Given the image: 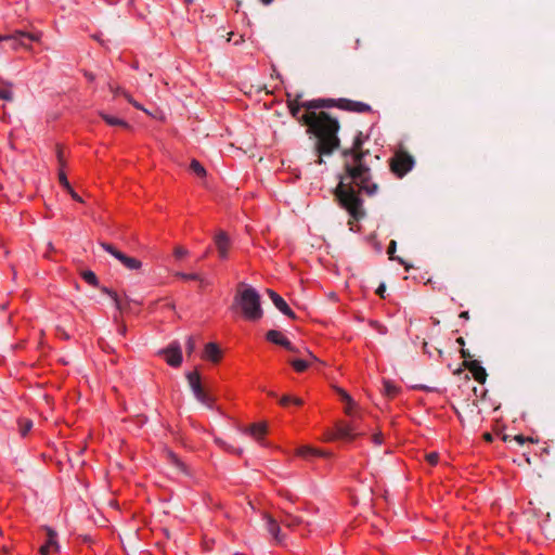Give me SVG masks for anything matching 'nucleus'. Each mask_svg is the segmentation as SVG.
I'll return each mask as SVG.
<instances>
[{
    "instance_id": "nucleus-1",
    "label": "nucleus",
    "mask_w": 555,
    "mask_h": 555,
    "mask_svg": "<svg viewBox=\"0 0 555 555\" xmlns=\"http://www.w3.org/2000/svg\"><path fill=\"white\" fill-rule=\"evenodd\" d=\"M367 140V135L358 131L352 145L341 151L345 172L339 177V182L335 189V196L339 206L356 221L365 216L363 201L359 193L373 196L378 191L377 183L372 180L371 167L367 162L371 153L363 149Z\"/></svg>"
},
{
    "instance_id": "nucleus-2",
    "label": "nucleus",
    "mask_w": 555,
    "mask_h": 555,
    "mask_svg": "<svg viewBox=\"0 0 555 555\" xmlns=\"http://www.w3.org/2000/svg\"><path fill=\"white\" fill-rule=\"evenodd\" d=\"M333 102V100L328 99H315L305 102L294 100L288 102L292 116L306 125L308 132L317 138L318 164L323 163L322 156L331 155L340 144L337 135L339 130L338 120L325 112H317L324 107H331Z\"/></svg>"
},
{
    "instance_id": "nucleus-3",
    "label": "nucleus",
    "mask_w": 555,
    "mask_h": 555,
    "mask_svg": "<svg viewBox=\"0 0 555 555\" xmlns=\"http://www.w3.org/2000/svg\"><path fill=\"white\" fill-rule=\"evenodd\" d=\"M237 289L232 309L240 308L242 315L245 320L250 322L259 321L263 317V310L261 308V298L259 293L250 285L241 282Z\"/></svg>"
},
{
    "instance_id": "nucleus-4",
    "label": "nucleus",
    "mask_w": 555,
    "mask_h": 555,
    "mask_svg": "<svg viewBox=\"0 0 555 555\" xmlns=\"http://www.w3.org/2000/svg\"><path fill=\"white\" fill-rule=\"evenodd\" d=\"M40 33H27L24 30H15L10 35H0V43L8 42L12 50H28L33 42L40 40Z\"/></svg>"
},
{
    "instance_id": "nucleus-5",
    "label": "nucleus",
    "mask_w": 555,
    "mask_h": 555,
    "mask_svg": "<svg viewBox=\"0 0 555 555\" xmlns=\"http://www.w3.org/2000/svg\"><path fill=\"white\" fill-rule=\"evenodd\" d=\"M186 379L189 382V385L191 387V390L194 395V397L205 406H207L210 410L215 409V399L209 396L201 382V375L197 371H191L186 373Z\"/></svg>"
},
{
    "instance_id": "nucleus-6",
    "label": "nucleus",
    "mask_w": 555,
    "mask_h": 555,
    "mask_svg": "<svg viewBox=\"0 0 555 555\" xmlns=\"http://www.w3.org/2000/svg\"><path fill=\"white\" fill-rule=\"evenodd\" d=\"M361 433L358 429L356 422H344L339 421L336 423L335 428L328 433L327 439L343 440L346 442H352Z\"/></svg>"
},
{
    "instance_id": "nucleus-7",
    "label": "nucleus",
    "mask_w": 555,
    "mask_h": 555,
    "mask_svg": "<svg viewBox=\"0 0 555 555\" xmlns=\"http://www.w3.org/2000/svg\"><path fill=\"white\" fill-rule=\"evenodd\" d=\"M415 165L413 156L406 152H398L390 159V169L398 177H404Z\"/></svg>"
},
{
    "instance_id": "nucleus-8",
    "label": "nucleus",
    "mask_w": 555,
    "mask_h": 555,
    "mask_svg": "<svg viewBox=\"0 0 555 555\" xmlns=\"http://www.w3.org/2000/svg\"><path fill=\"white\" fill-rule=\"evenodd\" d=\"M159 354L164 356L166 363L171 367H179L183 360L182 349L178 341L170 343L159 351Z\"/></svg>"
},
{
    "instance_id": "nucleus-9",
    "label": "nucleus",
    "mask_w": 555,
    "mask_h": 555,
    "mask_svg": "<svg viewBox=\"0 0 555 555\" xmlns=\"http://www.w3.org/2000/svg\"><path fill=\"white\" fill-rule=\"evenodd\" d=\"M104 250L109 253L112 256H114L116 259H118L127 269L129 270H139L142 267V262L134 258L127 256L122 251H120L116 245H101Z\"/></svg>"
},
{
    "instance_id": "nucleus-10",
    "label": "nucleus",
    "mask_w": 555,
    "mask_h": 555,
    "mask_svg": "<svg viewBox=\"0 0 555 555\" xmlns=\"http://www.w3.org/2000/svg\"><path fill=\"white\" fill-rule=\"evenodd\" d=\"M266 293L268 294L269 298L275 306V308L283 313L284 315L295 320L296 313L291 309L288 304L283 299L281 295H279L275 291L271 288H267Z\"/></svg>"
},
{
    "instance_id": "nucleus-11",
    "label": "nucleus",
    "mask_w": 555,
    "mask_h": 555,
    "mask_svg": "<svg viewBox=\"0 0 555 555\" xmlns=\"http://www.w3.org/2000/svg\"><path fill=\"white\" fill-rule=\"evenodd\" d=\"M266 339L274 345H279L291 352H298V349L278 330H270L266 334Z\"/></svg>"
},
{
    "instance_id": "nucleus-12",
    "label": "nucleus",
    "mask_w": 555,
    "mask_h": 555,
    "mask_svg": "<svg viewBox=\"0 0 555 555\" xmlns=\"http://www.w3.org/2000/svg\"><path fill=\"white\" fill-rule=\"evenodd\" d=\"M44 530L47 532V541L43 545L40 546L39 553L41 555H50L51 548H53L54 552L60 553L57 532L49 526H44Z\"/></svg>"
},
{
    "instance_id": "nucleus-13",
    "label": "nucleus",
    "mask_w": 555,
    "mask_h": 555,
    "mask_svg": "<svg viewBox=\"0 0 555 555\" xmlns=\"http://www.w3.org/2000/svg\"><path fill=\"white\" fill-rule=\"evenodd\" d=\"M463 365L472 373L474 379L477 383H486L488 374L486 372V369L481 365V363L478 360H466L465 362H463Z\"/></svg>"
},
{
    "instance_id": "nucleus-14",
    "label": "nucleus",
    "mask_w": 555,
    "mask_h": 555,
    "mask_svg": "<svg viewBox=\"0 0 555 555\" xmlns=\"http://www.w3.org/2000/svg\"><path fill=\"white\" fill-rule=\"evenodd\" d=\"M337 106L339 108L356 112V113H367L371 111V106L364 102L352 101L347 99H339L337 101Z\"/></svg>"
},
{
    "instance_id": "nucleus-15",
    "label": "nucleus",
    "mask_w": 555,
    "mask_h": 555,
    "mask_svg": "<svg viewBox=\"0 0 555 555\" xmlns=\"http://www.w3.org/2000/svg\"><path fill=\"white\" fill-rule=\"evenodd\" d=\"M244 434L251 436L257 441L263 440L267 434L266 423H254L243 430Z\"/></svg>"
},
{
    "instance_id": "nucleus-16",
    "label": "nucleus",
    "mask_w": 555,
    "mask_h": 555,
    "mask_svg": "<svg viewBox=\"0 0 555 555\" xmlns=\"http://www.w3.org/2000/svg\"><path fill=\"white\" fill-rule=\"evenodd\" d=\"M267 531L272 535L276 543L281 544L284 542V537L281 535V527L279 522L271 516L266 517Z\"/></svg>"
},
{
    "instance_id": "nucleus-17",
    "label": "nucleus",
    "mask_w": 555,
    "mask_h": 555,
    "mask_svg": "<svg viewBox=\"0 0 555 555\" xmlns=\"http://www.w3.org/2000/svg\"><path fill=\"white\" fill-rule=\"evenodd\" d=\"M203 358L211 361L212 363H218L221 359V349L216 343H208L205 345Z\"/></svg>"
},
{
    "instance_id": "nucleus-18",
    "label": "nucleus",
    "mask_w": 555,
    "mask_h": 555,
    "mask_svg": "<svg viewBox=\"0 0 555 555\" xmlns=\"http://www.w3.org/2000/svg\"><path fill=\"white\" fill-rule=\"evenodd\" d=\"M100 116L109 126H113V127L120 126V127H125V128L129 127V124L119 117L106 114L104 112H100Z\"/></svg>"
},
{
    "instance_id": "nucleus-19",
    "label": "nucleus",
    "mask_w": 555,
    "mask_h": 555,
    "mask_svg": "<svg viewBox=\"0 0 555 555\" xmlns=\"http://www.w3.org/2000/svg\"><path fill=\"white\" fill-rule=\"evenodd\" d=\"M396 247L397 245H389L388 249H387V254L389 256V259L390 260H395L397 262H399L401 266L404 267V270L406 272H409L412 268H413V264L408 262L406 260H404L402 257L400 256H396L395 253H396Z\"/></svg>"
},
{
    "instance_id": "nucleus-20",
    "label": "nucleus",
    "mask_w": 555,
    "mask_h": 555,
    "mask_svg": "<svg viewBox=\"0 0 555 555\" xmlns=\"http://www.w3.org/2000/svg\"><path fill=\"white\" fill-rule=\"evenodd\" d=\"M33 421L29 420V418H25V417H20L17 420V428H18V433L21 435V437H26L28 435V433L33 428Z\"/></svg>"
},
{
    "instance_id": "nucleus-21",
    "label": "nucleus",
    "mask_w": 555,
    "mask_h": 555,
    "mask_svg": "<svg viewBox=\"0 0 555 555\" xmlns=\"http://www.w3.org/2000/svg\"><path fill=\"white\" fill-rule=\"evenodd\" d=\"M338 393L340 396V399L346 403L345 412L348 415L352 414V409L356 405V402L351 398V396L344 389L339 388Z\"/></svg>"
},
{
    "instance_id": "nucleus-22",
    "label": "nucleus",
    "mask_w": 555,
    "mask_h": 555,
    "mask_svg": "<svg viewBox=\"0 0 555 555\" xmlns=\"http://www.w3.org/2000/svg\"><path fill=\"white\" fill-rule=\"evenodd\" d=\"M279 403L283 408H288L292 404L296 405V406H301L304 404V400L301 398L294 397V396H291V395H284L279 400Z\"/></svg>"
},
{
    "instance_id": "nucleus-23",
    "label": "nucleus",
    "mask_w": 555,
    "mask_h": 555,
    "mask_svg": "<svg viewBox=\"0 0 555 555\" xmlns=\"http://www.w3.org/2000/svg\"><path fill=\"white\" fill-rule=\"evenodd\" d=\"M81 279L89 285L93 287H100L99 286V279L95 275V273L91 270H85L80 273Z\"/></svg>"
},
{
    "instance_id": "nucleus-24",
    "label": "nucleus",
    "mask_w": 555,
    "mask_h": 555,
    "mask_svg": "<svg viewBox=\"0 0 555 555\" xmlns=\"http://www.w3.org/2000/svg\"><path fill=\"white\" fill-rule=\"evenodd\" d=\"M100 291H101L103 294H106L107 296H109V297L112 298V300L114 301V305H115V307H116V309H117V310H119V311H121V310H122L121 301H120V299H119L118 294H117L115 291H113V289H111V288H108V287H106V286H101V287H100Z\"/></svg>"
},
{
    "instance_id": "nucleus-25",
    "label": "nucleus",
    "mask_w": 555,
    "mask_h": 555,
    "mask_svg": "<svg viewBox=\"0 0 555 555\" xmlns=\"http://www.w3.org/2000/svg\"><path fill=\"white\" fill-rule=\"evenodd\" d=\"M167 459L179 470L185 472V469H186L185 464L183 463V461L175 452L168 450L167 451Z\"/></svg>"
},
{
    "instance_id": "nucleus-26",
    "label": "nucleus",
    "mask_w": 555,
    "mask_h": 555,
    "mask_svg": "<svg viewBox=\"0 0 555 555\" xmlns=\"http://www.w3.org/2000/svg\"><path fill=\"white\" fill-rule=\"evenodd\" d=\"M284 524H285V526L294 529V528H297V527L301 526L302 524H305V521L299 516L287 515L286 518L284 519ZM306 525L308 527L311 526V524L308 521L306 522Z\"/></svg>"
},
{
    "instance_id": "nucleus-27",
    "label": "nucleus",
    "mask_w": 555,
    "mask_h": 555,
    "mask_svg": "<svg viewBox=\"0 0 555 555\" xmlns=\"http://www.w3.org/2000/svg\"><path fill=\"white\" fill-rule=\"evenodd\" d=\"M190 170L193 175H195L198 178H205L207 173L204 166L196 159L191 160Z\"/></svg>"
},
{
    "instance_id": "nucleus-28",
    "label": "nucleus",
    "mask_w": 555,
    "mask_h": 555,
    "mask_svg": "<svg viewBox=\"0 0 555 555\" xmlns=\"http://www.w3.org/2000/svg\"><path fill=\"white\" fill-rule=\"evenodd\" d=\"M291 365L293 366V369L296 372L302 373L309 367L310 362L308 360H304V359H295V360L291 361Z\"/></svg>"
},
{
    "instance_id": "nucleus-29",
    "label": "nucleus",
    "mask_w": 555,
    "mask_h": 555,
    "mask_svg": "<svg viewBox=\"0 0 555 555\" xmlns=\"http://www.w3.org/2000/svg\"><path fill=\"white\" fill-rule=\"evenodd\" d=\"M0 99L4 101L13 100L12 85H4L0 87Z\"/></svg>"
},
{
    "instance_id": "nucleus-30",
    "label": "nucleus",
    "mask_w": 555,
    "mask_h": 555,
    "mask_svg": "<svg viewBox=\"0 0 555 555\" xmlns=\"http://www.w3.org/2000/svg\"><path fill=\"white\" fill-rule=\"evenodd\" d=\"M399 387L392 384L390 380H384V390L387 396L396 397L399 392Z\"/></svg>"
},
{
    "instance_id": "nucleus-31",
    "label": "nucleus",
    "mask_w": 555,
    "mask_h": 555,
    "mask_svg": "<svg viewBox=\"0 0 555 555\" xmlns=\"http://www.w3.org/2000/svg\"><path fill=\"white\" fill-rule=\"evenodd\" d=\"M176 276H178L184 281H199L201 280V276L197 273L177 272Z\"/></svg>"
},
{
    "instance_id": "nucleus-32",
    "label": "nucleus",
    "mask_w": 555,
    "mask_h": 555,
    "mask_svg": "<svg viewBox=\"0 0 555 555\" xmlns=\"http://www.w3.org/2000/svg\"><path fill=\"white\" fill-rule=\"evenodd\" d=\"M513 440H515L518 444H524L525 442H531V443H535L538 442V439H534L532 437H526L524 435H516L513 437Z\"/></svg>"
},
{
    "instance_id": "nucleus-33",
    "label": "nucleus",
    "mask_w": 555,
    "mask_h": 555,
    "mask_svg": "<svg viewBox=\"0 0 555 555\" xmlns=\"http://www.w3.org/2000/svg\"><path fill=\"white\" fill-rule=\"evenodd\" d=\"M59 181L65 190L70 189L72 185L66 177L65 171L62 168L59 171Z\"/></svg>"
},
{
    "instance_id": "nucleus-34",
    "label": "nucleus",
    "mask_w": 555,
    "mask_h": 555,
    "mask_svg": "<svg viewBox=\"0 0 555 555\" xmlns=\"http://www.w3.org/2000/svg\"><path fill=\"white\" fill-rule=\"evenodd\" d=\"M196 348V345H195V339L193 336H188L186 338V341H185V350H186V353L190 356L194 352Z\"/></svg>"
},
{
    "instance_id": "nucleus-35",
    "label": "nucleus",
    "mask_w": 555,
    "mask_h": 555,
    "mask_svg": "<svg viewBox=\"0 0 555 555\" xmlns=\"http://www.w3.org/2000/svg\"><path fill=\"white\" fill-rule=\"evenodd\" d=\"M115 93L124 94L126 96V99L128 100V102L131 103L135 108L145 111L143 108V106L140 103H138L137 101H134L127 92L117 90V91H115Z\"/></svg>"
},
{
    "instance_id": "nucleus-36",
    "label": "nucleus",
    "mask_w": 555,
    "mask_h": 555,
    "mask_svg": "<svg viewBox=\"0 0 555 555\" xmlns=\"http://www.w3.org/2000/svg\"><path fill=\"white\" fill-rule=\"evenodd\" d=\"M426 461L431 465L436 466L439 462V453L438 452H430L426 454Z\"/></svg>"
},
{
    "instance_id": "nucleus-37",
    "label": "nucleus",
    "mask_w": 555,
    "mask_h": 555,
    "mask_svg": "<svg viewBox=\"0 0 555 555\" xmlns=\"http://www.w3.org/2000/svg\"><path fill=\"white\" fill-rule=\"evenodd\" d=\"M300 454L304 455V456H308V455H319L321 456L322 454L309 447H305L302 449H300Z\"/></svg>"
},
{
    "instance_id": "nucleus-38",
    "label": "nucleus",
    "mask_w": 555,
    "mask_h": 555,
    "mask_svg": "<svg viewBox=\"0 0 555 555\" xmlns=\"http://www.w3.org/2000/svg\"><path fill=\"white\" fill-rule=\"evenodd\" d=\"M219 246V249H218V253H219V257L221 259H225L228 257V253H229V247L231 245H218Z\"/></svg>"
},
{
    "instance_id": "nucleus-39",
    "label": "nucleus",
    "mask_w": 555,
    "mask_h": 555,
    "mask_svg": "<svg viewBox=\"0 0 555 555\" xmlns=\"http://www.w3.org/2000/svg\"><path fill=\"white\" fill-rule=\"evenodd\" d=\"M188 254V250L181 246L175 249V256L177 259H182Z\"/></svg>"
},
{
    "instance_id": "nucleus-40",
    "label": "nucleus",
    "mask_w": 555,
    "mask_h": 555,
    "mask_svg": "<svg viewBox=\"0 0 555 555\" xmlns=\"http://www.w3.org/2000/svg\"><path fill=\"white\" fill-rule=\"evenodd\" d=\"M376 295H378L380 298H385V293H386V285L385 283H380L376 291H375Z\"/></svg>"
},
{
    "instance_id": "nucleus-41",
    "label": "nucleus",
    "mask_w": 555,
    "mask_h": 555,
    "mask_svg": "<svg viewBox=\"0 0 555 555\" xmlns=\"http://www.w3.org/2000/svg\"><path fill=\"white\" fill-rule=\"evenodd\" d=\"M372 441L376 446H380L383 443V435L382 433L374 434L372 436Z\"/></svg>"
},
{
    "instance_id": "nucleus-42",
    "label": "nucleus",
    "mask_w": 555,
    "mask_h": 555,
    "mask_svg": "<svg viewBox=\"0 0 555 555\" xmlns=\"http://www.w3.org/2000/svg\"><path fill=\"white\" fill-rule=\"evenodd\" d=\"M68 192V194L72 196V198L74 201H77V202H82V198L75 192V190L73 189V186H70V189H67L66 190Z\"/></svg>"
},
{
    "instance_id": "nucleus-43",
    "label": "nucleus",
    "mask_w": 555,
    "mask_h": 555,
    "mask_svg": "<svg viewBox=\"0 0 555 555\" xmlns=\"http://www.w3.org/2000/svg\"><path fill=\"white\" fill-rule=\"evenodd\" d=\"M461 357L464 359L463 362H465L466 360H473V356L470 354V352L465 349V348H461Z\"/></svg>"
},
{
    "instance_id": "nucleus-44",
    "label": "nucleus",
    "mask_w": 555,
    "mask_h": 555,
    "mask_svg": "<svg viewBox=\"0 0 555 555\" xmlns=\"http://www.w3.org/2000/svg\"><path fill=\"white\" fill-rule=\"evenodd\" d=\"M227 242H228L227 234L224 232H220L219 235L217 236L215 243L220 244V243H227Z\"/></svg>"
},
{
    "instance_id": "nucleus-45",
    "label": "nucleus",
    "mask_w": 555,
    "mask_h": 555,
    "mask_svg": "<svg viewBox=\"0 0 555 555\" xmlns=\"http://www.w3.org/2000/svg\"><path fill=\"white\" fill-rule=\"evenodd\" d=\"M53 245H48L46 251L42 253V256L44 258H50V253L53 251Z\"/></svg>"
},
{
    "instance_id": "nucleus-46",
    "label": "nucleus",
    "mask_w": 555,
    "mask_h": 555,
    "mask_svg": "<svg viewBox=\"0 0 555 555\" xmlns=\"http://www.w3.org/2000/svg\"><path fill=\"white\" fill-rule=\"evenodd\" d=\"M482 437H483V439H485L486 441H488V442H492V440H493V436H492V434H490V433H485V434L482 435Z\"/></svg>"
},
{
    "instance_id": "nucleus-47",
    "label": "nucleus",
    "mask_w": 555,
    "mask_h": 555,
    "mask_svg": "<svg viewBox=\"0 0 555 555\" xmlns=\"http://www.w3.org/2000/svg\"><path fill=\"white\" fill-rule=\"evenodd\" d=\"M460 318H461V319H464V320H468V319H469V313H468V311H462V312L460 313Z\"/></svg>"
},
{
    "instance_id": "nucleus-48",
    "label": "nucleus",
    "mask_w": 555,
    "mask_h": 555,
    "mask_svg": "<svg viewBox=\"0 0 555 555\" xmlns=\"http://www.w3.org/2000/svg\"><path fill=\"white\" fill-rule=\"evenodd\" d=\"M456 344H457L459 346H461L462 348H464V346H465V340H464V338H463V337H459V338H456Z\"/></svg>"
},
{
    "instance_id": "nucleus-49",
    "label": "nucleus",
    "mask_w": 555,
    "mask_h": 555,
    "mask_svg": "<svg viewBox=\"0 0 555 555\" xmlns=\"http://www.w3.org/2000/svg\"><path fill=\"white\" fill-rule=\"evenodd\" d=\"M308 354L311 361H318V358L312 352L308 351Z\"/></svg>"
},
{
    "instance_id": "nucleus-50",
    "label": "nucleus",
    "mask_w": 555,
    "mask_h": 555,
    "mask_svg": "<svg viewBox=\"0 0 555 555\" xmlns=\"http://www.w3.org/2000/svg\"><path fill=\"white\" fill-rule=\"evenodd\" d=\"M61 337L64 339H69V335L66 332H62Z\"/></svg>"
},
{
    "instance_id": "nucleus-51",
    "label": "nucleus",
    "mask_w": 555,
    "mask_h": 555,
    "mask_svg": "<svg viewBox=\"0 0 555 555\" xmlns=\"http://www.w3.org/2000/svg\"><path fill=\"white\" fill-rule=\"evenodd\" d=\"M418 388H420V389H423V390H425V391H431V388H430V387H428V386H420Z\"/></svg>"
},
{
    "instance_id": "nucleus-52",
    "label": "nucleus",
    "mask_w": 555,
    "mask_h": 555,
    "mask_svg": "<svg viewBox=\"0 0 555 555\" xmlns=\"http://www.w3.org/2000/svg\"><path fill=\"white\" fill-rule=\"evenodd\" d=\"M264 5H269L273 2V0H260Z\"/></svg>"
},
{
    "instance_id": "nucleus-53",
    "label": "nucleus",
    "mask_w": 555,
    "mask_h": 555,
    "mask_svg": "<svg viewBox=\"0 0 555 555\" xmlns=\"http://www.w3.org/2000/svg\"><path fill=\"white\" fill-rule=\"evenodd\" d=\"M57 158H59L60 164L63 165L62 164V152L61 151H57Z\"/></svg>"
},
{
    "instance_id": "nucleus-54",
    "label": "nucleus",
    "mask_w": 555,
    "mask_h": 555,
    "mask_svg": "<svg viewBox=\"0 0 555 555\" xmlns=\"http://www.w3.org/2000/svg\"><path fill=\"white\" fill-rule=\"evenodd\" d=\"M119 332H120V334H121V335H125V333H126V326H121V327L119 328Z\"/></svg>"
},
{
    "instance_id": "nucleus-55",
    "label": "nucleus",
    "mask_w": 555,
    "mask_h": 555,
    "mask_svg": "<svg viewBox=\"0 0 555 555\" xmlns=\"http://www.w3.org/2000/svg\"><path fill=\"white\" fill-rule=\"evenodd\" d=\"M269 396H271V397L275 398V397H276V393H275V392H273V391H271V392H269Z\"/></svg>"
},
{
    "instance_id": "nucleus-56",
    "label": "nucleus",
    "mask_w": 555,
    "mask_h": 555,
    "mask_svg": "<svg viewBox=\"0 0 555 555\" xmlns=\"http://www.w3.org/2000/svg\"><path fill=\"white\" fill-rule=\"evenodd\" d=\"M87 77L89 80H93V78H94L93 75H88Z\"/></svg>"
},
{
    "instance_id": "nucleus-57",
    "label": "nucleus",
    "mask_w": 555,
    "mask_h": 555,
    "mask_svg": "<svg viewBox=\"0 0 555 555\" xmlns=\"http://www.w3.org/2000/svg\"><path fill=\"white\" fill-rule=\"evenodd\" d=\"M185 3L191 4L194 0H184Z\"/></svg>"
}]
</instances>
